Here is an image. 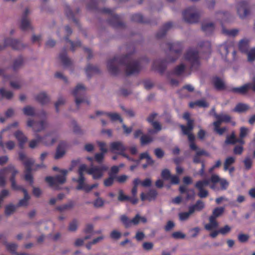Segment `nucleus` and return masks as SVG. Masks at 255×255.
I'll list each match as a JSON object with an SVG mask.
<instances>
[{
  "label": "nucleus",
  "instance_id": "obj_1",
  "mask_svg": "<svg viewBox=\"0 0 255 255\" xmlns=\"http://www.w3.org/2000/svg\"><path fill=\"white\" fill-rule=\"evenodd\" d=\"M86 166L85 171L91 175L93 179L95 180H101L104 176L105 173L108 171L109 167L106 165H92L88 168L85 164H82Z\"/></svg>",
  "mask_w": 255,
  "mask_h": 255
},
{
  "label": "nucleus",
  "instance_id": "obj_2",
  "mask_svg": "<svg viewBox=\"0 0 255 255\" xmlns=\"http://www.w3.org/2000/svg\"><path fill=\"white\" fill-rule=\"evenodd\" d=\"M19 158L22 161L26 168L25 179L32 184L33 183V177L31 174V166L34 163V160L32 158H27L25 154L23 152L19 153Z\"/></svg>",
  "mask_w": 255,
  "mask_h": 255
},
{
  "label": "nucleus",
  "instance_id": "obj_3",
  "mask_svg": "<svg viewBox=\"0 0 255 255\" xmlns=\"http://www.w3.org/2000/svg\"><path fill=\"white\" fill-rule=\"evenodd\" d=\"M62 175H59L55 177L49 176L45 178L46 181L49 185L54 189H58V185L64 183L66 181V176L68 173L67 170H62L60 171Z\"/></svg>",
  "mask_w": 255,
  "mask_h": 255
},
{
  "label": "nucleus",
  "instance_id": "obj_4",
  "mask_svg": "<svg viewBox=\"0 0 255 255\" xmlns=\"http://www.w3.org/2000/svg\"><path fill=\"white\" fill-rule=\"evenodd\" d=\"M110 149L111 152L121 155L129 161H134L133 158L130 157L125 153L127 147L121 141H117L111 142L110 144Z\"/></svg>",
  "mask_w": 255,
  "mask_h": 255
},
{
  "label": "nucleus",
  "instance_id": "obj_5",
  "mask_svg": "<svg viewBox=\"0 0 255 255\" xmlns=\"http://www.w3.org/2000/svg\"><path fill=\"white\" fill-rule=\"evenodd\" d=\"M183 118L187 122V126H185L181 125L180 126V127L181 128L183 134L186 135L188 139L192 140L194 138V135L192 132L194 128V121L190 119V114L188 113L184 114Z\"/></svg>",
  "mask_w": 255,
  "mask_h": 255
},
{
  "label": "nucleus",
  "instance_id": "obj_6",
  "mask_svg": "<svg viewBox=\"0 0 255 255\" xmlns=\"http://www.w3.org/2000/svg\"><path fill=\"white\" fill-rule=\"evenodd\" d=\"M201 14V11L195 7L187 8L183 13L184 20L190 23L197 21Z\"/></svg>",
  "mask_w": 255,
  "mask_h": 255
},
{
  "label": "nucleus",
  "instance_id": "obj_7",
  "mask_svg": "<svg viewBox=\"0 0 255 255\" xmlns=\"http://www.w3.org/2000/svg\"><path fill=\"white\" fill-rule=\"evenodd\" d=\"M86 169V166L84 165H80L78 169V179L75 180V181L78 183V185L77 187V190H83L86 192H90L92 189L91 186L88 185L85 183V178L84 175V172Z\"/></svg>",
  "mask_w": 255,
  "mask_h": 255
},
{
  "label": "nucleus",
  "instance_id": "obj_8",
  "mask_svg": "<svg viewBox=\"0 0 255 255\" xmlns=\"http://www.w3.org/2000/svg\"><path fill=\"white\" fill-rule=\"evenodd\" d=\"M26 125L31 128L33 132H39L48 128V123L45 121L36 122L32 119H28L26 121Z\"/></svg>",
  "mask_w": 255,
  "mask_h": 255
},
{
  "label": "nucleus",
  "instance_id": "obj_9",
  "mask_svg": "<svg viewBox=\"0 0 255 255\" xmlns=\"http://www.w3.org/2000/svg\"><path fill=\"white\" fill-rule=\"evenodd\" d=\"M85 87L82 84H78L73 90V94L75 98V103L77 107L85 101L84 94Z\"/></svg>",
  "mask_w": 255,
  "mask_h": 255
},
{
  "label": "nucleus",
  "instance_id": "obj_10",
  "mask_svg": "<svg viewBox=\"0 0 255 255\" xmlns=\"http://www.w3.org/2000/svg\"><path fill=\"white\" fill-rule=\"evenodd\" d=\"M8 44H10L14 49L17 50L22 49L24 47L23 44L17 40L6 38L4 39V44L3 45L0 44V51Z\"/></svg>",
  "mask_w": 255,
  "mask_h": 255
},
{
  "label": "nucleus",
  "instance_id": "obj_11",
  "mask_svg": "<svg viewBox=\"0 0 255 255\" xmlns=\"http://www.w3.org/2000/svg\"><path fill=\"white\" fill-rule=\"evenodd\" d=\"M58 139V136L55 132H50L42 136L41 143L46 146H50L53 145Z\"/></svg>",
  "mask_w": 255,
  "mask_h": 255
},
{
  "label": "nucleus",
  "instance_id": "obj_12",
  "mask_svg": "<svg viewBox=\"0 0 255 255\" xmlns=\"http://www.w3.org/2000/svg\"><path fill=\"white\" fill-rule=\"evenodd\" d=\"M140 70L138 62L136 61L129 60L126 65V71L128 75L137 73Z\"/></svg>",
  "mask_w": 255,
  "mask_h": 255
},
{
  "label": "nucleus",
  "instance_id": "obj_13",
  "mask_svg": "<svg viewBox=\"0 0 255 255\" xmlns=\"http://www.w3.org/2000/svg\"><path fill=\"white\" fill-rule=\"evenodd\" d=\"M6 169V174L7 172L11 173V177L10 181L11 183V187L14 190H18L21 188L16 185L15 181L14 180V176L18 173L17 170L12 165H9L7 167L5 168Z\"/></svg>",
  "mask_w": 255,
  "mask_h": 255
},
{
  "label": "nucleus",
  "instance_id": "obj_14",
  "mask_svg": "<svg viewBox=\"0 0 255 255\" xmlns=\"http://www.w3.org/2000/svg\"><path fill=\"white\" fill-rule=\"evenodd\" d=\"M120 61L118 58H114L109 60L107 62L108 69L112 74H116L118 71Z\"/></svg>",
  "mask_w": 255,
  "mask_h": 255
},
{
  "label": "nucleus",
  "instance_id": "obj_15",
  "mask_svg": "<svg viewBox=\"0 0 255 255\" xmlns=\"http://www.w3.org/2000/svg\"><path fill=\"white\" fill-rule=\"evenodd\" d=\"M185 59L191 63L192 66L198 63V53L194 50L188 51L185 56Z\"/></svg>",
  "mask_w": 255,
  "mask_h": 255
},
{
  "label": "nucleus",
  "instance_id": "obj_16",
  "mask_svg": "<svg viewBox=\"0 0 255 255\" xmlns=\"http://www.w3.org/2000/svg\"><path fill=\"white\" fill-rule=\"evenodd\" d=\"M14 135L18 142L20 148H23L24 144L28 141L27 136L20 130H17L14 133Z\"/></svg>",
  "mask_w": 255,
  "mask_h": 255
},
{
  "label": "nucleus",
  "instance_id": "obj_17",
  "mask_svg": "<svg viewBox=\"0 0 255 255\" xmlns=\"http://www.w3.org/2000/svg\"><path fill=\"white\" fill-rule=\"evenodd\" d=\"M19 123L18 122H14L12 124L9 125L6 128L3 129L0 132V147L4 148L3 144V133L5 131H12V128H17L18 127Z\"/></svg>",
  "mask_w": 255,
  "mask_h": 255
},
{
  "label": "nucleus",
  "instance_id": "obj_18",
  "mask_svg": "<svg viewBox=\"0 0 255 255\" xmlns=\"http://www.w3.org/2000/svg\"><path fill=\"white\" fill-rule=\"evenodd\" d=\"M253 82L252 83L246 84L240 87L234 88L232 91L236 93L244 94L249 89H252Z\"/></svg>",
  "mask_w": 255,
  "mask_h": 255
},
{
  "label": "nucleus",
  "instance_id": "obj_19",
  "mask_svg": "<svg viewBox=\"0 0 255 255\" xmlns=\"http://www.w3.org/2000/svg\"><path fill=\"white\" fill-rule=\"evenodd\" d=\"M35 99L42 105L46 104L50 101L49 97L45 92H41L36 95Z\"/></svg>",
  "mask_w": 255,
  "mask_h": 255
},
{
  "label": "nucleus",
  "instance_id": "obj_20",
  "mask_svg": "<svg viewBox=\"0 0 255 255\" xmlns=\"http://www.w3.org/2000/svg\"><path fill=\"white\" fill-rule=\"evenodd\" d=\"M238 13L241 18H244L247 15L249 11L244 2L238 4L237 7Z\"/></svg>",
  "mask_w": 255,
  "mask_h": 255
},
{
  "label": "nucleus",
  "instance_id": "obj_21",
  "mask_svg": "<svg viewBox=\"0 0 255 255\" xmlns=\"http://www.w3.org/2000/svg\"><path fill=\"white\" fill-rule=\"evenodd\" d=\"M214 116L217 120L215 122H219L220 124H221V123L223 122L228 123L231 122V117L228 115L224 114L218 115L215 114Z\"/></svg>",
  "mask_w": 255,
  "mask_h": 255
},
{
  "label": "nucleus",
  "instance_id": "obj_22",
  "mask_svg": "<svg viewBox=\"0 0 255 255\" xmlns=\"http://www.w3.org/2000/svg\"><path fill=\"white\" fill-rule=\"evenodd\" d=\"M22 191L24 193V197L19 200L18 203V206L26 207L28 205L30 196L28 194L27 191L25 189H22Z\"/></svg>",
  "mask_w": 255,
  "mask_h": 255
},
{
  "label": "nucleus",
  "instance_id": "obj_23",
  "mask_svg": "<svg viewBox=\"0 0 255 255\" xmlns=\"http://www.w3.org/2000/svg\"><path fill=\"white\" fill-rule=\"evenodd\" d=\"M157 192L154 190H150L147 195H145L143 193L141 194V199L142 201L147 199L149 201L154 200L156 197Z\"/></svg>",
  "mask_w": 255,
  "mask_h": 255
},
{
  "label": "nucleus",
  "instance_id": "obj_24",
  "mask_svg": "<svg viewBox=\"0 0 255 255\" xmlns=\"http://www.w3.org/2000/svg\"><path fill=\"white\" fill-rule=\"evenodd\" d=\"M219 224L216 219L213 217H209V223L205 225V228L208 231H212L216 229Z\"/></svg>",
  "mask_w": 255,
  "mask_h": 255
},
{
  "label": "nucleus",
  "instance_id": "obj_25",
  "mask_svg": "<svg viewBox=\"0 0 255 255\" xmlns=\"http://www.w3.org/2000/svg\"><path fill=\"white\" fill-rule=\"evenodd\" d=\"M20 27L23 30H26L32 28L30 22L27 17H21Z\"/></svg>",
  "mask_w": 255,
  "mask_h": 255
},
{
  "label": "nucleus",
  "instance_id": "obj_26",
  "mask_svg": "<svg viewBox=\"0 0 255 255\" xmlns=\"http://www.w3.org/2000/svg\"><path fill=\"white\" fill-rule=\"evenodd\" d=\"M10 86L14 89H20L23 85V82L20 78H16L10 81Z\"/></svg>",
  "mask_w": 255,
  "mask_h": 255
},
{
  "label": "nucleus",
  "instance_id": "obj_27",
  "mask_svg": "<svg viewBox=\"0 0 255 255\" xmlns=\"http://www.w3.org/2000/svg\"><path fill=\"white\" fill-rule=\"evenodd\" d=\"M168 47L171 52L178 54L182 50V46L178 42L168 44Z\"/></svg>",
  "mask_w": 255,
  "mask_h": 255
},
{
  "label": "nucleus",
  "instance_id": "obj_28",
  "mask_svg": "<svg viewBox=\"0 0 255 255\" xmlns=\"http://www.w3.org/2000/svg\"><path fill=\"white\" fill-rule=\"evenodd\" d=\"M23 114L27 116H34L35 115V109L30 106H26L22 110Z\"/></svg>",
  "mask_w": 255,
  "mask_h": 255
},
{
  "label": "nucleus",
  "instance_id": "obj_29",
  "mask_svg": "<svg viewBox=\"0 0 255 255\" xmlns=\"http://www.w3.org/2000/svg\"><path fill=\"white\" fill-rule=\"evenodd\" d=\"M42 136L37 134L34 139L31 140L29 142V146L33 149L37 147L40 143H41Z\"/></svg>",
  "mask_w": 255,
  "mask_h": 255
},
{
  "label": "nucleus",
  "instance_id": "obj_30",
  "mask_svg": "<svg viewBox=\"0 0 255 255\" xmlns=\"http://www.w3.org/2000/svg\"><path fill=\"white\" fill-rule=\"evenodd\" d=\"M147 220L145 217H141L139 214H137L132 219L130 220V226L132 225H138L139 223H146Z\"/></svg>",
  "mask_w": 255,
  "mask_h": 255
},
{
  "label": "nucleus",
  "instance_id": "obj_31",
  "mask_svg": "<svg viewBox=\"0 0 255 255\" xmlns=\"http://www.w3.org/2000/svg\"><path fill=\"white\" fill-rule=\"evenodd\" d=\"M189 107L193 108L195 107H207L208 104L204 100H200L194 102H191L189 103Z\"/></svg>",
  "mask_w": 255,
  "mask_h": 255
},
{
  "label": "nucleus",
  "instance_id": "obj_32",
  "mask_svg": "<svg viewBox=\"0 0 255 255\" xmlns=\"http://www.w3.org/2000/svg\"><path fill=\"white\" fill-rule=\"evenodd\" d=\"M179 191L181 193H187V198L190 199L194 196V191L193 189H188L185 185L181 186Z\"/></svg>",
  "mask_w": 255,
  "mask_h": 255
},
{
  "label": "nucleus",
  "instance_id": "obj_33",
  "mask_svg": "<svg viewBox=\"0 0 255 255\" xmlns=\"http://www.w3.org/2000/svg\"><path fill=\"white\" fill-rule=\"evenodd\" d=\"M13 94L11 91L6 90L4 89H0V100L5 98L7 99H11Z\"/></svg>",
  "mask_w": 255,
  "mask_h": 255
},
{
  "label": "nucleus",
  "instance_id": "obj_34",
  "mask_svg": "<svg viewBox=\"0 0 255 255\" xmlns=\"http://www.w3.org/2000/svg\"><path fill=\"white\" fill-rule=\"evenodd\" d=\"M65 143H61L57 149L56 153L55 155V158L56 159H59L61 158L65 153V149L62 147V146H64Z\"/></svg>",
  "mask_w": 255,
  "mask_h": 255
},
{
  "label": "nucleus",
  "instance_id": "obj_35",
  "mask_svg": "<svg viewBox=\"0 0 255 255\" xmlns=\"http://www.w3.org/2000/svg\"><path fill=\"white\" fill-rule=\"evenodd\" d=\"M205 207L204 203L201 200H198L196 203L193 206H190V208L192 209L193 212L195 211H200L202 210Z\"/></svg>",
  "mask_w": 255,
  "mask_h": 255
},
{
  "label": "nucleus",
  "instance_id": "obj_36",
  "mask_svg": "<svg viewBox=\"0 0 255 255\" xmlns=\"http://www.w3.org/2000/svg\"><path fill=\"white\" fill-rule=\"evenodd\" d=\"M193 210L189 208V211L187 212H181L179 214V218L181 221H184L188 220L190 216L193 214Z\"/></svg>",
  "mask_w": 255,
  "mask_h": 255
},
{
  "label": "nucleus",
  "instance_id": "obj_37",
  "mask_svg": "<svg viewBox=\"0 0 255 255\" xmlns=\"http://www.w3.org/2000/svg\"><path fill=\"white\" fill-rule=\"evenodd\" d=\"M220 177L216 174L212 175L210 180V188L212 189L215 190L216 189L215 184L219 182L220 181Z\"/></svg>",
  "mask_w": 255,
  "mask_h": 255
},
{
  "label": "nucleus",
  "instance_id": "obj_38",
  "mask_svg": "<svg viewBox=\"0 0 255 255\" xmlns=\"http://www.w3.org/2000/svg\"><path fill=\"white\" fill-rule=\"evenodd\" d=\"M249 109V106L248 105L245 104H239L235 107L233 111L242 113L247 111Z\"/></svg>",
  "mask_w": 255,
  "mask_h": 255
},
{
  "label": "nucleus",
  "instance_id": "obj_39",
  "mask_svg": "<svg viewBox=\"0 0 255 255\" xmlns=\"http://www.w3.org/2000/svg\"><path fill=\"white\" fill-rule=\"evenodd\" d=\"M106 117H109L113 121L119 120L121 123H123V119L119 114L116 113H107Z\"/></svg>",
  "mask_w": 255,
  "mask_h": 255
},
{
  "label": "nucleus",
  "instance_id": "obj_40",
  "mask_svg": "<svg viewBox=\"0 0 255 255\" xmlns=\"http://www.w3.org/2000/svg\"><path fill=\"white\" fill-rule=\"evenodd\" d=\"M221 124H219V122H214L213 126L214 127V130L219 135H222L226 131V128H220Z\"/></svg>",
  "mask_w": 255,
  "mask_h": 255
},
{
  "label": "nucleus",
  "instance_id": "obj_41",
  "mask_svg": "<svg viewBox=\"0 0 255 255\" xmlns=\"http://www.w3.org/2000/svg\"><path fill=\"white\" fill-rule=\"evenodd\" d=\"M235 161V158L232 156L227 157L224 164V169L225 171H227L228 169V167L233 164Z\"/></svg>",
  "mask_w": 255,
  "mask_h": 255
},
{
  "label": "nucleus",
  "instance_id": "obj_42",
  "mask_svg": "<svg viewBox=\"0 0 255 255\" xmlns=\"http://www.w3.org/2000/svg\"><path fill=\"white\" fill-rule=\"evenodd\" d=\"M74 206V202L73 201H70L66 204L58 207L57 209L60 211H64L72 209Z\"/></svg>",
  "mask_w": 255,
  "mask_h": 255
},
{
  "label": "nucleus",
  "instance_id": "obj_43",
  "mask_svg": "<svg viewBox=\"0 0 255 255\" xmlns=\"http://www.w3.org/2000/svg\"><path fill=\"white\" fill-rule=\"evenodd\" d=\"M202 29L207 33H209L214 29V25L211 22H205L202 25Z\"/></svg>",
  "mask_w": 255,
  "mask_h": 255
},
{
  "label": "nucleus",
  "instance_id": "obj_44",
  "mask_svg": "<svg viewBox=\"0 0 255 255\" xmlns=\"http://www.w3.org/2000/svg\"><path fill=\"white\" fill-rule=\"evenodd\" d=\"M99 72L98 69L91 65H87L86 68V73L88 76H90L91 74L98 73Z\"/></svg>",
  "mask_w": 255,
  "mask_h": 255
},
{
  "label": "nucleus",
  "instance_id": "obj_45",
  "mask_svg": "<svg viewBox=\"0 0 255 255\" xmlns=\"http://www.w3.org/2000/svg\"><path fill=\"white\" fill-rule=\"evenodd\" d=\"M79 222L77 220H73L70 223L68 226V231L71 232H75L78 227Z\"/></svg>",
  "mask_w": 255,
  "mask_h": 255
},
{
  "label": "nucleus",
  "instance_id": "obj_46",
  "mask_svg": "<svg viewBox=\"0 0 255 255\" xmlns=\"http://www.w3.org/2000/svg\"><path fill=\"white\" fill-rule=\"evenodd\" d=\"M16 209V206L13 204H10L5 207V213L7 216L10 215L15 211Z\"/></svg>",
  "mask_w": 255,
  "mask_h": 255
},
{
  "label": "nucleus",
  "instance_id": "obj_47",
  "mask_svg": "<svg viewBox=\"0 0 255 255\" xmlns=\"http://www.w3.org/2000/svg\"><path fill=\"white\" fill-rule=\"evenodd\" d=\"M208 185L210 186V180H209L208 179H204L203 180L198 181L195 184V187L197 188L204 189L205 187Z\"/></svg>",
  "mask_w": 255,
  "mask_h": 255
},
{
  "label": "nucleus",
  "instance_id": "obj_48",
  "mask_svg": "<svg viewBox=\"0 0 255 255\" xmlns=\"http://www.w3.org/2000/svg\"><path fill=\"white\" fill-rule=\"evenodd\" d=\"M213 82L215 87L219 90H222L225 87L224 82L218 78H215Z\"/></svg>",
  "mask_w": 255,
  "mask_h": 255
},
{
  "label": "nucleus",
  "instance_id": "obj_49",
  "mask_svg": "<svg viewBox=\"0 0 255 255\" xmlns=\"http://www.w3.org/2000/svg\"><path fill=\"white\" fill-rule=\"evenodd\" d=\"M237 139L235 136V134L234 132H232L230 135H228L227 136L226 139L225 140V143L227 144H234L237 143Z\"/></svg>",
  "mask_w": 255,
  "mask_h": 255
},
{
  "label": "nucleus",
  "instance_id": "obj_50",
  "mask_svg": "<svg viewBox=\"0 0 255 255\" xmlns=\"http://www.w3.org/2000/svg\"><path fill=\"white\" fill-rule=\"evenodd\" d=\"M224 211V208L223 207H219L215 209L213 211V214L210 217H213L216 219V218L221 216Z\"/></svg>",
  "mask_w": 255,
  "mask_h": 255
},
{
  "label": "nucleus",
  "instance_id": "obj_51",
  "mask_svg": "<svg viewBox=\"0 0 255 255\" xmlns=\"http://www.w3.org/2000/svg\"><path fill=\"white\" fill-rule=\"evenodd\" d=\"M153 127L154 128V130H153L152 129L148 130V133L150 134H154L156 133L157 132L161 130V127L160 125L159 124V123L157 122H154L151 123Z\"/></svg>",
  "mask_w": 255,
  "mask_h": 255
},
{
  "label": "nucleus",
  "instance_id": "obj_52",
  "mask_svg": "<svg viewBox=\"0 0 255 255\" xmlns=\"http://www.w3.org/2000/svg\"><path fill=\"white\" fill-rule=\"evenodd\" d=\"M201 155L208 156L209 154L202 149L197 150L196 152V154L193 159V161L195 163H199L200 162L199 156Z\"/></svg>",
  "mask_w": 255,
  "mask_h": 255
},
{
  "label": "nucleus",
  "instance_id": "obj_53",
  "mask_svg": "<svg viewBox=\"0 0 255 255\" xmlns=\"http://www.w3.org/2000/svg\"><path fill=\"white\" fill-rule=\"evenodd\" d=\"M5 247L6 248V250L11 253L12 254L16 255V253L15 252V251L17 249V246L13 243H9V244H5Z\"/></svg>",
  "mask_w": 255,
  "mask_h": 255
},
{
  "label": "nucleus",
  "instance_id": "obj_54",
  "mask_svg": "<svg viewBox=\"0 0 255 255\" xmlns=\"http://www.w3.org/2000/svg\"><path fill=\"white\" fill-rule=\"evenodd\" d=\"M165 66L164 62L159 61H156L153 64V68L160 72H162Z\"/></svg>",
  "mask_w": 255,
  "mask_h": 255
},
{
  "label": "nucleus",
  "instance_id": "obj_55",
  "mask_svg": "<svg viewBox=\"0 0 255 255\" xmlns=\"http://www.w3.org/2000/svg\"><path fill=\"white\" fill-rule=\"evenodd\" d=\"M239 47L242 52H246L248 47V40L245 39L241 40L239 44Z\"/></svg>",
  "mask_w": 255,
  "mask_h": 255
},
{
  "label": "nucleus",
  "instance_id": "obj_56",
  "mask_svg": "<svg viewBox=\"0 0 255 255\" xmlns=\"http://www.w3.org/2000/svg\"><path fill=\"white\" fill-rule=\"evenodd\" d=\"M3 144L4 145V148H3L2 147H0L3 150H5V149L6 148L10 150L13 149L15 146V142L12 140H8L5 142V143L3 142Z\"/></svg>",
  "mask_w": 255,
  "mask_h": 255
},
{
  "label": "nucleus",
  "instance_id": "obj_57",
  "mask_svg": "<svg viewBox=\"0 0 255 255\" xmlns=\"http://www.w3.org/2000/svg\"><path fill=\"white\" fill-rule=\"evenodd\" d=\"M23 63V59L21 57H18L16 59L13 64V68L14 70H16L22 66Z\"/></svg>",
  "mask_w": 255,
  "mask_h": 255
},
{
  "label": "nucleus",
  "instance_id": "obj_58",
  "mask_svg": "<svg viewBox=\"0 0 255 255\" xmlns=\"http://www.w3.org/2000/svg\"><path fill=\"white\" fill-rule=\"evenodd\" d=\"M6 169H2L0 170V186H3L5 184V175Z\"/></svg>",
  "mask_w": 255,
  "mask_h": 255
},
{
  "label": "nucleus",
  "instance_id": "obj_59",
  "mask_svg": "<svg viewBox=\"0 0 255 255\" xmlns=\"http://www.w3.org/2000/svg\"><path fill=\"white\" fill-rule=\"evenodd\" d=\"M153 140V138L148 135H143L141 136L140 142L141 144H146Z\"/></svg>",
  "mask_w": 255,
  "mask_h": 255
},
{
  "label": "nucleus",
  "instance_id": "obj_60",
  "mask_svg": "<svg viewBox=\"0 0 255 255\" xmlns=\"http://www.w3.org/2000/svg\"><path fill=\"white\" fill-rule=\"evenodd\" d=\"M84 233L86 235L91 236V237L94 234L93 231V226L92 224H88L84 229Z\"/></svg>",
  "mask_w": 255,
  "mask_h": 255
},
{
  "label": "nucleus",
  "instance_id": "obj_61",
  "mask_svg": "<svg viewBox=\"0 0 255 255\" xmlns=\"http://www.w3.org/2000/svg\"><path fill=\"white\" fill-rule=\"evenodd\" d=\"M232 230V228L229 225H225V226L220 228L219 232L223 235H226L229 234Z\"/></svg>",
  "mask_w": 255,
  "mask_h": 255
},
{
  "label": "nucleus",
  "instance_id": "obj_62",
  "mask_svg": "<svg viewBox=\"0 0 255 255\" xmlns=\"http://www.w3.org/2000/svg\"><path fill=\"white\" fill-rule=\"evenodd\" d=\"M65 103V100L63 97H59L55 104V107L56 111L58 112L59 111V107L61 106H63Z\"/></svg>",
  "mask_w": 255,
  "mask_h": 255
},
{
  "label": "nucleus",
  "instance_id": "obj_63",
  "mask_svg": "<svg viewBox=\"0 0 255 255\" xmlns=\"http://www.w3.org/2000/svg\"><path fill=\"white\" fill-rule=\"evenodd\" d=\"M104 203L105 200L100 197H98L93 202L94 206L96 208L103 207Z\"/></svg>",
  "mask_w": 255,
  "mask_h": 255
},
{
  "label": "nucleus",
  "instance_id": "obj_64",
  "mask_svg": "<svg viewBox=\"0 0 255 255\" xmlns=\"http://www.w3.org/2000/svg\"><path fill=\"white\" fill-rule=\"evenodd\" d=\"M247 54L249 61L252 62L255 60V48L251 49Z\"/></svg>",
  "mask_w": 255,
  "mask_h": 255
}]
</instances>
